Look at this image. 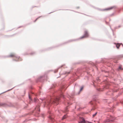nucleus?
<instances>
[{
    "label": "nucleus",
    "mask_w": 123,
    "mask_h": 123,
    "mask_svg": "<svg viewBox=\"0 0 123 123\" xmlns=\"http://www.w3.org/2000/svg\"><path fill=\"white\" fill-rule=\"evenodd\" d=\"M10 57H14L15 58V60L16 61L21 60V59L19 57L16 56L14 54H11L9 56Z\"/></svg>",
    "instance_id": "nucleus-1"
},
{
    "label": "nucleus",
    "mask_w": 123,
    "mask_h": 123,
    "mask_svg": "<svg viewBox=\"0 0 123 123\" xmlns=\"http://www.w3.org/2000/svg\"><path fill=\"white\" fill-rule=\"evenodd\" d=\"M89 36V35L87 32L85 31L84 32V35L80 37V39H82L85 37H87Z\"/></svg>",
    "instance_id": "nucleus-2"
},
{
    "label": "nucleus",
    "mask_w": 123,
    "mask_h": 123,
    "mask_svg": "<svg viewBox=\"0 0 123 123\" xmlns=\"http://www.w3.org/2000/svg\"><path fill=\"white\" fill-rule=\"evenodd\" d=\"M80 121L79 123H85V121L84 119L82 117H80L79 119Z\"/></svg>",
    "instance_id": "nucleus-3"
},
{
    "label": "nucleus",
    "mask_w": 123,
    "mask_h": 123,
    "mask_svg": "<svg viewBox=\"0 0 123 123\" xmlns=\"http://www.w3.org/2000/svg\"><path fill=\"white\" fill-rule=\"evenodd\" d=\"M59 100V98H56L52 102L53 103H57V102Z\"/></svg>",
    "instance_id": "nucleus-4"
},
{
    "label": "nucleus",
    "mask_w": 123,
    "mask_h": 123,
    "mask_svg": "<svg viewBox=\"0 0 123 123\" xmlns=\"http://www.w3.org/2000/svg\"><path fill=\"white\" fill-rule=\"evenodd\" d=\"M52 102V101H50V102H49V101H46V102H45V103L44 104V106H46L47 105H49V104H50L51 102Z\"/></svg>",
    "instance_id": "nucleus-5"
},
{
    "label": "nucleus",
    "mask_w": 123,
    "mask_h": 123,
    "mask_svg": "<svg viewBox=\"0 0 123 123\" xmlns=\"http://www.w3.org/2000/svg\"><path fill=\"white\" fill-rule=\"evenodd\" d=\"M114 7H111L110 8H106L104 10H110L112 8H113Z\"/></svg>",
    "instance_id": "nucleus-6"
},
{
    "label": "nucleus",
    "mask_w": 123,
    "mask_h": 123,
    "mask_svg": "<svg viewBox=\"0 0 123 123\" xmlns=\"http://www.w3.org/2000/svg\"><path fill=\"white\" fill-rule=\"evenodd\" d=\"M120 46V44L119 43H117L116 44V47L117 49H118Z\"/></svg>",
    "instance_id": "nucleus-7"
},
{
    "label": "nucleus",
    "mask_w": 123,
    "mask_h": 123,
    "mask_svg": "<svg viewBox=\"0 0 123 123\" xmlns=\"http://www.w3.org/2000/svg\"><path fill=\"white\" fill-rule=\"evenodd\" d=\"M119 70H121L123 69V68H122V66H120L119 67Z\"/></svg>",
    "instance_id": "nucleus-8"
},
{
    "label": "nucleus",
    "mask_w": 123,
    "mask_h": 123,
    "mask_svg": "<svg viewBox=\"0 0 123 123\" xmlns=\"http://www.w3.org/2000/svg\"><path fill=\"white\" fill-rule=\"evenodd\" d=\"M67 117L66 116V115H64L62 119L63 120L64 119H65Z\"/></svg>",
    "instance_id": "nucleus-9"
},
{
    "label": "nucleus",
    "mask_w": 123,
    "mask_h": 123,
    "mask_svg": "<svg viewBox=\"0 0 123 123\" xmlns=\"http://www.w3.org/2000/svg\"><path fill=\"white\" fill-rule=\"evenodd\" d=\"M49 118L51 119V120L53 121V118L52 117H51V116L49 117Z\"/></svg>",
    "instance_id": "nucleus-10"
},
{
    "label": "nucleus",
    "mask_w": 123,
    "mask_h": 123,
    "mask_svg": "<svg viewBox=\"0 0 123 123\" xmlns=\"http://www.w3.org/2000/svg\"><path fill=\"white\" fill-rule=\"evenodd\" d=\"M97 112H96L93 115V117H94L97 114Z\"/></svg>",
    "instance_id": "nucleus-11"
},
{
    "label": "nucleus",
    "mask_w": 123,
    "mask_h": 123,
    "mask_svg": "<svg viewBox=\"0 0 123 123\" xmlns=\"http://www.w3.org/2000/svg\"><path fill=\"white\" fill-rule=\"evenodd\" d=\"M61 97H62L63 98H64V95L62 94L61 95Z\"/></svg>",
    "instance_id": "nucleus-12"
},
{
    "label": "nucleus",
    "mask_w": 123,
    "mask_h": 123,
    "mask_svg": "<svg viewBox=\"0 0 123 123\" xmlns=\"http://www.w3.org/2000/svg\"><path fill=\"white\" fill-rule=\"evenodd\" d=\"M83 87H82L81 88H80V91H81L83 89Z\"/></svg>",
    "instance_id": "nucleus-13"
},
{
    "label": "nucleus",
    "mask_w": 123,
    "mask_h": 123,
    "mask_svg": "<svg viewBox=\"0 0 123 123\" xmlns=\"http://www.w3.org/2000/svg\"><path fill=\"white\" fill-rule=\"evenodd\" d=\"M39 106L37 107L36 108V109H37V108L38 110H39Z\"/></svg>",
    "instance_id": "nucleus-14"
},
{
    "label": "nucleus",
    "mask_w": 123,
    "mask_h": 123,
    "mask_svg": "<svg viewBox=\"0 0 123 123\" xmlns=\"http://www.w3.org/2000/svg\"><path fill=\"white\" fill-rule=\"evenodd\" d=\"M4 105V104H0V105H2V106L3 105Z\"/></svg>",
    "instance_id": "nucleus-15"
},
{
    "label": "nucleus",
    "mask_w": 123,
    "mask_h": 123,
    "mask_svg": "<svg viewBox=\"0 0 123 123\" xmlns=\"http://www.w3.org/2000/svg\"><path fill=\"white\" fill-rule=\"evenodd\" d=\"M65 111H68V110L67 109H66L65 110Z\"/></svg>",
    "instance_id": "nucleus-16"
},
{
    "label": "nucleus",
    "mask_w": 123,
    "mask_h": 123,
    "mask_svg": "<svg viewBox=\"0 0 123 123\" xmlns=\"http://www.w3.org/2000/svg\"><path fill=\"white\" fill-rule=\"evenodd\" d=\"M88 123H92L91 122H88Z\"/></svg>",
    "instance_id": "nucleus-17"
}]
</instances>
